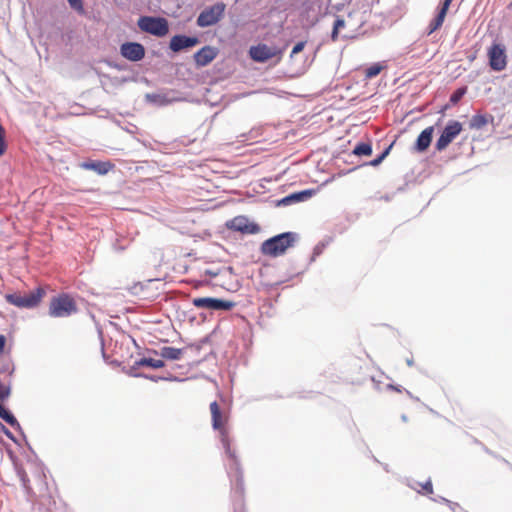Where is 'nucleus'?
Segmentation results:
<instances>
[{"label":"nucleus","mask_w":512,"mask_h":512,"mask_svg":"<svg viewBox=\"0 0 512 512\" xmlns=\"http://www.w3.org/2000/svg\"><path fill=\"white\" fill-rule=\"evenodd\" d=\"M210 412L212 428L219 431L220 441L227 457L225 467L230 484L231 486L242 485L244 484L243 469L236 451L231 447L228 432L224 427L227 419L217 401L210 403Z\"/></svg>","instance_id":"1"},{"label":"nucleus","mask_w":512,"mask_h":512,"mask_svg":"<svg viewBox=\"0 0 512 512\" xmlns=\"http://www.w3.org/2000/svg\"><path fill=\"white\" fill-rule=\"evenodd\" d=\"M299 240V234L286 231L269 237L260 244L259 251L262 255L271 258L283 256L288 249L293 248Z\"/></svg>","instance_id":"2"},{"label":"nucleus","mask_w":512,"mask_h":512,"mask_svg":"<svg viewBox=\"0 0 512 512\" xmlns=\"http://www.w3.org/2000/svg\"><path fill=\"white\" fill-rule=\"evenodd\" d=\"M47 294V286L38 285L28 294L22 295L19 291L6 293L4 298L7 303L20 309H35L43 301Z\"/></svg>","instance_id":"3"},{"label":"nucleus","mask_w":512,"mask_h":512,"mask_svg":"<svg viewBox=\"0 0 512 512\" xmlns=\"http://www.w3.org/2000/svg\"><path fill=\"white\" fill-rule=\"evenodd\" d=\"M78 312V306L70 293L61 292L50 300L48 314L53 318H66Z\"/></svg>","instance_id":"4"},{"label":"nucleus","mask_w":512,"mask_h":512,"mask_svg":"<svg viewBox=\"0 0 512 512\" xmlns=\"http://www.w3.org/2000/svg\"><path fill=\"white\" fill-rule=\"evenodd\" d=\"M141 32L163 38L169 33V21L159 15H142L137 20Z\"/></svg>","instance_id":"5"},{"label":"nucleus","mask_w":512,"mask_h":512,"mask_svg":"<svg viewBox=\"0 0 512 512\" xmlns=\"http://www.w3.org/2000/svg\"><path fill=\"white\" fill-rule=\"evenodd\" d=\"M225 10L226 4L222 1L204 8L197 16L196 25L207 28L218 24L223 19Z\"/></svg>","instance_id":"6"},{"label":"nucleus","mask_w":512,"mask_h":512,"mask_svg":"<svg viewBox=\"0 0 512 512\" xmlns=\"http://www.w3.org/2000/svg\"><path fill=\"white\" fill-rule=\"evenodd\" d=\"M463 124L458 120H449L439 131V136L434 144L436 152L444 151L462 132Z\"/></svg>","instance_id":"7"},{"label":"nucleus","mask_w":512,"mask_h":512,"mask_svg":"<svg viewBox=\"0 0 512 512\" xmlns=\"http://www.w3.org/2000/svg\"><path fill=\"white\" fill-rule=\"evenodd\" d=\"M200 43L201 39L196 35L178 33L170 38L166 53L168 57L172 59L176 54L188 51Z\"/></svg>","instance_id":"8"},{"label":"nucleus","mask_w":512,"mask_h":512,"mask_svg":"<svg viewBox=\"0 0 512 512\" xmlns=\"http://www.w3.org/2000/svg\"><path fill=\"white\" fill-rule=\"evenodd\" d=\"M285 48V46L278 48L276 46H268L267 44L259 43L249 48V56L254 62L266 63L274 57L281 58Z\"/></svg>","instance_id":"9"},{"label":"nucleus","mask_w":512,"mask_h":512,"mask_svg":"<svg viewBox=\"0 0 512 512\" xmlns=\"http://www.w3.org/2000/svg\"><path fill=\"white\" fill-rule=\"evenodd\" d=\"M488 65L491 70L500 72L507 66L506 46L503 43L493 41L487 50Z\"/></svg>","instance_id":"10"},{"label":"nucleus","mask_w":512,"mask_h":512,"mask_svg":"<svg viewBox=\"0 0 512 512\" xmlns=\"http://www.w3.org/2000/svg\"><path fill=\"white\" fill-rule=\"evenodd\" d=\"M225 227L243 235H255L261 231L260 225L255 221H250L246 215H238L227 220L225 222Z\"/></svg>","instance_id":"11"},{"label":"nucleus","mask_w":512,"mask_h":512,"mask_svg":"<svg viewBox=\"0 0 512 512\" xmlns=\"http://www.w3.org/2000/svg\"><path fill=\"white\" fill-rule=\"evenodd\" d=\"M192 304L199 309H209L212 311H230L236 303L216 297H196L192 299Z\"/></svg>","instance_id":"12"},{"label":"nucleus","mask_w":512,"mask_h":512,"mask_svg":"<svg viewBox=\"0 0 512 512\" xmlns=\"http://www.w3.org/2000/svg\"><path fill=\"white\" fill-rule=\"evenodd\" d=\"M0 418L19 433L31 455L37 458V454L30 445L20 422L17 420L13 412L9 408L3 406L2 404H0Z\"/></svg>","instance_id":"13"},{"label":"nucleus","mask_w":512,"mask_h":512,"mask_svg":"<svg viewBox=\"0 0 512 512\" xmlns=\"http://www.w3.org/2000/svg\"><path fill=\"white\" fill-rule=\"evenodd\" d=\"M120 55L130 62H139L145 57V47L137 41H125L119 47Z\"/></svg>","instance_id":"14"},{"label":"nucleus","mask_w":512,"mask_h":512,"mask_svg":"<svg viewBox=\"0 0 512 512\" xmlns=\"http://www.w3.org/2000/svg\"><path fill=\"white\" fill-rule=\"evenodd\" d=\"M317 192V189L307 188L294 191L288 195L274 201L275 207H287L293 204L302 203L311 199Z\"/></svg>","instance_id":"15"},{"label":"nucleus","mask_w":512,"mask_h":512,"mask_svg":"<svg viewBox=\"0 0 512 512\" xmlns=\"http://www.w3.org/2000/svg\"><path fill=\"white\" fill-rule=\"evenodd\" d=\"M441 121L442 119L439 118L435 125L426 127L418 134L414 144L411 147V151L413 153L422 154L429 149L433 141L435 126H438Z\"/></svg>","instance_id":"16"},{"label":"nucleus","mask_w":512,"mask_h":512,"mask_svg":"<svg viewBox=\"0 0 512 512\" xmlns=\"http://www.w3.org/2000/svg\"><path fill=\"white\" fill-rule=\"evenodd\" d=\"M78 167L83 170L93 171L99 176H105L115 168V164L110 160L87 159L80 162Z\"/></svg>","instance_id":"17"},{"label":"nucleus","mask_w":512,"mask_h":512,"mask_svg":"<svg viewBox=\"0 0 512 512\" xmlns=\"http://www.w3.org/2000/svg\"><path fill=\"white\" fill-rule=\"evenodd\" d=\"M219 54V49L214 46L205 45L193 54V60L197 68L208 66Z\"/></svg>","instance_id":"18"},{"label":"nucleus","mask_w":512,"mask_h":512,"mask_svg":"<svg viewBox=\"0 0 512 512\" xmlns=\"http://www.w3.org/2000/svg\"><path fill=\"white\" fill-rule=\"evenodd\" d=\"M187 348H175L172 346H163L159 350L156 349H147V352L149 354H153L155 356H160L162 360H168V361H178L181 359L184 351Z\"/></svg>","instance_id":"19"},{"label":"nucleus","mask_w":512,"mask_h":512,"mask_svg":"<svg viewBox=\"0 0 512 512\" xmlns=\"http://www.w3.org/2000/svg\"><path fill=\"white\" fill-rule=\"evenodd\" d=\"M244 495H245L244 484L231 486L230 496H231V501H232L233 512H246Z\"/></svg>","instance_id":"20"},{"label":"nucleus","mask_w":512,"mask_h":512,"mask_svg":"<svg viewBox=\"0 0 512 512\" xmlns=\"http://www.w3.org/2000/svg\"><path fill=\"white\" fill-rule=\"evenodd\" d=\"M396 140H393L388 146H386L374 159L370 160V161H367V162H364L363 164L361 165H357L351 169H348L346 171H343L340 173V175H345V174H349L355 170H357L358 168L360 167H363V166H372V167H378L387 157L388 155L390 154L394 144H395Z\"/></svg>","instance_id":"21"},{"label":"nucleus","mask_w":512,"mask_h":512,"mask_svg":"<svg viewBox=\"0 0 512 512\" xmlns=\"http://www.w3.org/2000/svg\"><path fill=\"white\" fill-rule=\"evenodd\" d=\"M13 461L14 470L16 472V475L18 476L21 486L26 492L27 495H29L32 492V488L30 486V479L23 467V465L18 461L16 456L11 457Z\"/></svg>","instance_id":"22"},{"label":"nucleus","mask_w":512,"mask_h":512,"mask_svg":"<svg viewBox=\"0 0 512 512\" xmlns=\"http://www.w3.org/2000/svg\"><path fill=\"white\" fill-rule=\"evenodd\" d=\"M166 93H146L145 102L155 107H166L173 103Z\"/></svg>","instance_id":"23"},{"label":"nucleus","mask_w":512,"mask_h":512,"mask_svg":"<svg viewBox=\"0 0 512 512\" xmlns=\"http://www.w3.org/2000/svg\"><path fill=\"white\" fill-rule=\"evenodd\" d=\"M446 15H447V13L440 11L436 8L434 16L430 20V22L426 28L425 34L427 36H429V35L433 34L434 32H436L437 30H439L445 21Z\"/></svg>","instance_id":"24"},{"label":"nucleus","mask_w":512,"mask_h":512,"mask_svg":"<svg viewBox=\"0 0 512 512\" xmlns=\"http://www.w3.org/2000/svg\"><path fill=\"white\" fill-rule=\"evenodd\" d=\"M494 117L487 113H477L473 115L469 121V128L480 130L485 127L488 123H492Z\"/></svg>","instance_id":"25"},{"label":"nucleus","mask_w":512,"mask_h":512,"mask_svg":"<svg viewBox=\"0 0 512 512\" xmlns=\"http://www.w3.org/2000/svg\"><path fill=\"white\" fill-rule=\"evenodd\" d=\"M373 153V145L371 140L367 141H358L352 151L351 155L357 156V157H368L371 156Z\"/></svg>","instance_id":"26"},{"label":"nucleus","mask_w":512,"mask_h":512,"mask_svg":"<svg viewBox=\"0 0 512 512\" xmlns=\"http://www.w3.org/2000/svg\"><path fill=\"white\" fill-rule=\"evenodd\" d=\"M334 240L333 236H326L323 240L319 241L313 248L312 254L309 258L308 263L305 266H310L313 262L316 261L317 257H319L325 248L332 243Z\"/></svg>","instance_id":"27"},{"label":"nucleus","mask_w":512,"mask_h":512,"mask_svg":"<svg viewBox=\"0 0 512 512\" xmlns=\"http://www.w3.org/2000/svg\"><path fill=\"white\" fill-rule=\"evenodd\" d=\"M16 371V366L10 355L0 357V374H7L11 379Z\"/></svg>","instance_id":"28"},{"label":"nucleus","mask_w":512,"mask_h":512,"mask_svg":"<svg viewBox=\"0 0 512 512\" xmlns=\"http://www.w3.org/2000/svg\"><path fill=\"white\" fill-rule=\"evenodd\" d=\"M136 365L141 367H148L151 369H161L166 366V363L162 359H154L152 357H141L136 360Z\"/></svg>","instance_id":"29"},{"label":"nucleus","mask_w":512,"mask_h":512,"mask_svg":"<svg viewBox=\"0 0 512 512\" xmlns=\"http://www.w3.org/2000/svg\"><path fill=\"white\" fill-rule=\"evenodd\" d=\"M216 332V329H214L211 333L205 335L204 337H202L201 339H199L197 342L195 343H189L186 348H191L195 351L196 354H198L202 347L204 345H207V344H210L211 341H212V336L213 334Z\"/></svg>","instance_id":"30"},{"label":"nucleus","mask_w":512,"mask_h":512,"mask_svg":"<svg viewBox=\"0 0 512 512\" xmlns=\"http://www.w3.org/2000/svg\"><path fill=\"white\" fill-rule=\"evenodd\" d=\"M144 379L150 380L152 382H159V381H167V382H183L186 379L180 378L173 374H168L167 376H160V375H154V374H147L146 377H143Z\"/></svg>","instance_id":"31"},{"label":"nucleus","mask_w":512,"mask_h":512,"mask_svg":"<svg viewBox=\"0 0 512 512\" xmlns=\"http://www.w3.org/2000/svg\"><path fill=\"white\" fill-rule=\"evenodd\" d=\"M468 88L466 85H462L456 88L449 97L450 105L456 106L462 98L466 95Z\"/></svg>","instance_id":"32"},{"label":"nucleus","mask_w":512,"mask_h":512,"mask_svg":"<svg viewBox=\"0 0 512 512\" xmlns=\"http://www.w3.org/2000/svg\"><path fill=\"white\" fill-rule=\"evenodd\" d=\"M386 66L382 62L372 63L365 69V78L373 79L378 76Z\"/></svg>","instance_id":"33"},{"label":"nucleus","mask_w":512,"mask_h":512,"mask_svg":"<svg viewBox=\"0 0 512 512\" xmlns=\"http://www.w3.org/2000/svg\"><path fill=\"white\" fill-rule=\"evenodd\" d=\"M12 393V380L8 379L6 383L0 380V404L7 401Z\"/></svg>","instance_id":"34"},{"label":"nucleus","mask_w":512,"mask_h":512,"mask_svg":"<svg viewBox=\"0 0 512 512\" xmlns=\"http://www.w3.org/2000/svg\"><path fill=\"white\" fill-rule=\"evenodd\" d=\"M109 81L114 87H120V86L124 85L125 83L136 81V77L135 76H122V77L114 76V77H112L111 76Z\"/></svg>","instance_id":"35"},{"label":"nucleus","mask_w":512,"mask_h":512,"mask_svg":"<svg viewBox=\"0 0 512 512\" xmlns=\"http://www.w3.org/2000/svg\"><path fill=\"white\" fill-rule=\"evenodd\" d=\"M421 489L417 490V492L421 495H430L433 494V484L430 478H428L425 482H415Z\"/></svg>","instance_id":"36"},{"label":"nucleus","mask_w":512,"mask_h":512,"mask_svg":"<svg viewBox=\"0 0 512 512\" xmlns=\"http://www.w3.org/2000/svg\"><path fill=\"white\" fill-rule=\"evenodd\" d=\"M139 368H142L141 366H137L136 365V361L133 363L132 366H130L128 369H126L125 367H123L122 371L124 373H126L128 376L130 377H133V378H142V377H146V373L144 372H139L138 369Z\"/></svg>","instance_id":"37"},{"label":"nucleus","mask_w":512,"mask_h":512,"mask_svg":"<svg viewBox=\"0 0 512 512\" xmlns=\"http://www.w3.org/2000/svg\"><path fill=\"white\" fill-rule=\"evenodd\" d=\"M307 270H308V266H304V268L302 270H300V271H297V273L287 274V277L284 280H280V281L274 282L275 289H277L278 287L283 285L285 282H288V281L292 280L295 277H299V276L303 275Z\"/></svg>","instance_id":"38"},{"label":"nucleus","mask_w":512,"mask_h":512,"mask_svg":"<svg viewBox=\"0 0 512 512\" xmlns=\"http://www.w3.org/2000/svg\"><path fill=\"white\" fill-rule=\"evenodd\" d=\"M102 62L118 71H124L128 69V65L126 63H119L109 58L103 59Z\"/></svg>","instance_id":"39"},{"label":"nucleus","mask_w":512,"mask_h":512,"mask_svg":"<svg viewBox=\"0 0 512 512\" xmlns=\"http://www.w3.org/2000/svg\"><path fill=\"white\" fill-rule=\"evenodd\" d=\"M71 9L79 13L80 15L85 13L83 0H67Z\"/></svg>","instance_id":"40"},{"label":"nucleus","mask_w":512,"mask_h":512,"mask_svg":"<svg viewBox=\"0 0 512 512\" xmlns=\"http://www.w3.org/2000/svg\"><path fill=\"white\" fill-rule=\"evenodd\" d=\"M0 432L3 433L9 440H11L14 444L20 446V442L18 438L11 432L9 428H7L2 422H0Z\"/></svg>","instance_id":"41"},{"label":"nucleus","mask_w":512,"mask_h":512,"mask_svg":"<svg viewBox=\"0 0 512 512\" xmlns=\"http://www.w3.org/2000/svg\"><path fill=\"white\" fill-rule=\"evenodd\" d=\"M5 129L0 123V158L6 153L8 144L5 138Z\"/></svg>","instance_id":"42"},{"label":"nucleus","mask_w":512,"mask_h":512,"mask_svg":"<svg viewBox=\"0 0 512 512\" xmlns=\"http://www.w3.org/2000/svg\"><path fill=\"white\" fill-rule=\"evenodd\" d=\"M432 501L434 502H438V503H444L446 504L451 510H454L456 509V507H458V503L457 502H453L443 496H435V497H431L430 498Z\"/></svg>","instance_id":"43"},{"label":"nucleus","mask_w":512,"mask_h":512,"mask_svg":"<svg viewBox=\"0 0 512 512\" xmlns=\"http://www.w3.org/2000/svg\"><path fill=\"white\" fill-rule=\"evenodd\" d=\"M306 41H298L294 44L292 51L290 53V58H293L294 55L299 54L302 52L306 46Z\"/></svg>","instance_id":"44"},{"label":"nucleus","mask_w":512,"mask_h":512,"mask_svg":"<svg viewBox=\"0 0 512 512\" xmlns=\"http://www.w3.org/2000/svg\"><path fill=\"white\" fill-rule=\"evenodd\" d=\"M97 332H98V335H99V337L101 339V352H102L103 360L105 362H108V355L106 354L105 349H104L103 331H102V328L99 325L97 326Z\"/></svg>","instance_id":"45"},{"label":"nucleus","mask_w":512,"mask_h":512,"mask_svg":"<svg viewBox=\"0 0 512 512\" xmlns=\"http://www.w3.org/2000/svg\"><path fill=\"white\" fill-rule=\"evenodd\" d=\"M345 24H346L345 19L342 16L335 15V20H334L332 28L340 30L345 27Z\"/></svg>","instance_id":"46"},{"label":"nucleus","mask_w":512,"mask_h":512,"mask_svg":"<svg viewBox=\"0 0 512 512\" xmlns=\"http://www.w3.org/2000/svg\"><path fill=\"white\" fill-rule=\"evenodd\" d=\"M452 1L453 0H441L436 8L440 11L448 13V10H449V7H450Z\"/></svg>","instance_id":"47"},{"label":"nucleus","mask_w":512,"mask_h":512,"mask_svg":"<svg viewBox=\"0 0 512 512\" xmlns=\"http://www.w3.org/2000/svg\"><path fill=\"white\" fill-rule=\"evenodd\" d=\"M452 1L453 0H441L436 8L440 11L448 13V10H449V7H450Z\"/></svg>","instance_id":"48"},{"label":"nucleus","mask_w":512,"mask_h":512,"mask_svg":"<svg viewBox=\"0 0 512 512\" xmlns=\"http://www.w3.org/2000/svg\"><path fill=\"white\" fill-rule=\"evenodd\" d=\"M221 273H222V269L221 268H218L216 270H214V269H205L204 272H203V274L205 276H209L211 278L217 277Z\"/></svg>","instance_id":"49"},{"label":"nucleus","mask_w":512,"mask_h":512,"mask_svg":"<svg viewBox=\"0 0 512 512\" xmlns=\"http://www.w3.org/2000/svg\"><path fill=\"white\" fill-rule=\"evenodd\" d=\"M386 389L388 390H391V391H395L397 393H402L404 392L405 388L399 384H394V383H388L386 385Z\"/></svg>","instance_id":"50"},{"label":"nucleus","mask_w":512,"mask_h":512,"mask_svg":"<svg viewBox=\"0 0 512 512\" xmlns=\"http://www.w3.org/2000/svg\"><path fill=\"white\" fill-rule=\"evenodd\" d=\"M124 131L130 133V134H134L138 128L136 125L132 124V123H128L126 126H120Z\"/></svg>","instance_id":"51"},{"label":"nucleus","mask_w":512,"mask_h":512,"mask_svg":"<svg viewBox=\"0 0 512 512\" xmlns=\"http://www.w3.org/2000/svg\"><path fill=\"white\" fill-rule=\"evenodd\" d=\"M7 344V338L4 334H0V356L3 355Z\"/></svg>","instance_id":"52"},{"label":"nucleus","mask_w":512,"mask_h":512,"mask_svg":"<svg viewBox=\"0 0 512 512\" xmlns=\"http://www.w3.org/2000/svg\"><path fill=\"white\" fill-rule=\"evenodd\" d=\"M289 269H288V273L287 274H291V273H296L295 270H296V259L294 258H290L289 260Z\"/></svg>","instance_id":"53"},{"label":"nucleus","mask_w":512,"mask_h":512,"mask_svg":"<svg viewBox=\"0 0 512 512\" xmlns=\"http://www.w3.org/2000/svg\"><path fill=\"white\" fill-rule=\"evenodd\" d=\"M453 105H450V102L448 101L446 104H444L443 106H441V108L439 109L438 113L444 115L445 112L447 110H449Z\"/></svg>","instance_id":"54"},{"label":"nucleus","mask_w":512,"mask_h":512,"mask_svg":"<svg viewBox=\"0 0 512 512\" xmlns=\"http://www.w3.org/2000/svg\"><path fill=\"white\" fill-rule=\"evenodd\" d=\"M113 249L117 252H123L125 250V246L119 244V240H116L113 244Z\"/></svg>","instance_id":"55"},{"label":"nucleus","mask_w":512,"mask_h":512,"mask_svg":"<svg viewBox=\"0 0 512 512\" xmlns=\"http://www.w3.org/2000/svg\"><path fill=\"white\" fill-rule=\"evenodd\" d=\"M415 482H417V481L413 480V479H407V486L410 487L411 489L417 491L419 486L416 485Z\"/></svg>","instance_id":"56"},{"label":"nucleus","mask_w":512,"mask_h":512,"mask_svg":"<svg viewBox=\"0 0 512 512\" xmlns=\"http://www.w3.org/2000/svg\"><path fill=\"white\" fill-rule=\"evenodd\" d=\"M339 32H340V30L332 28V31H331V34H330V38H331L332 41H336L338 39Z\"/></svg>","instance_id":"57"},{"label":"nucleus","mask_w":512,"mask_h":512,"mask_svg":"<svg viewBox=\"0 0 512 512\" xmlns=\"http://www.w3.org/2000/svg\"><path fill=\"white\" fill-rule=\"evenodd\" d=\"M94 71L95 73L102 79V78H105V79H110V75L106 74V73H103L101 71H99L97 68H94Z\"/></svg>","instance_id":"58"},{"label":"nucleus","mask_w":512,"mask_h":512,"mask_svg":"<svg viewBox=\"0 0 512 512\" xmlns=\"http://www.w3.org/2000/svg\"><path fill=\"white\" fill-rule=\"evenodd\" d=\"M263 286L268 293L275 289L274 283H264Z\"/></svg>","instance_id":"59"},{"label":"nucleus","mask_w":512,"mask_h":512,"mask_svg":"<svg viewBox=\"0 0 512 512\" xmlns=\"http://www.w3.org/2000/svg\"><path fill=\"white\" fill-rule=\"evenodd\" d=\"M210 284H211L210 280H199V281H196V287L210 285Z\"/></svg>","instance_id":"60"},{"label":"nucleus","mask_w":512,"mask_h":512,"mask_svg":"<svg viewBox=\"0 0 512 512\" xmlns=\"http://www.w3.org/2000/svg\"><path fill=\"white\" fill-rule=\"evenodd\" d=\"M404 392L406 395L411 398L414 401H420V399L417 396H414L409 390L405 389Z\"/></svg>","instance_id":"61"},{"label":"nucleus","mask_w":512,"mask_h":512,"mask_svg":"<svg viewBox=\"0 0 512 512\" xmlns=\"http://www.w3.org/2000/svg\"><path fill=\"white\" fill-rule=\"evenodd\" d=\"M221 269H222V271H223V270L228 271L230 274H233V273H234V269H233V267H232V266L222 267Z\"/></svg>","instance_id":"62"},{"label":"nucleus","mask_w":512,"mask_h":512,"mask_svg":"<svg viewBox=\"0 0 512 512\" xmlns=\"http://www.w3.org/2000/svg\"><path fill=\"white\" fill-rule=\"evenodd\" d=\"M452 512H467L466 510H464L459 504H458V507H456V509L454 510H451Z\"/></svg>","instance_id":"63"},{"label":"nucleus","mask_w":512,"mask_h":512,"mask_svg":"<svg viewBox=\"0 0 512 512\" xmlns=\"http://www.w3.org/2000/svg\"><path fill=\"white\" fill-rule=\"evenodd\" d=\"M406 364H407L408 366H410V367H411V366H413V365H414V360H413V358H408V359H406Z\"/></svg>","instance_id":"64"}]
</instances>
